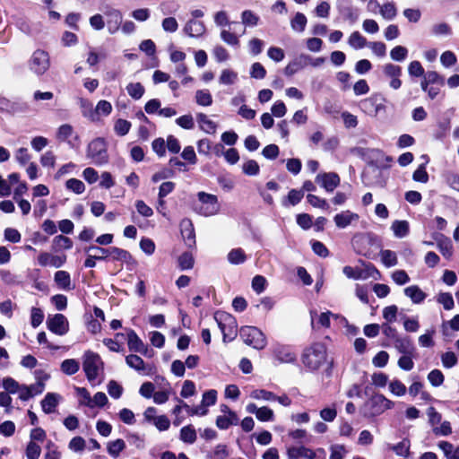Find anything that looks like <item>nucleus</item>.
<instances>
[{"mask_svg": "<svg viewBox=\"0 0 459 459\" xmlns=\"http://www.w3.org/2000/svg\"><path fill=\"white\" fill-rule=\"evenodd\" d=\"M302 363L310 371L318 370L327 364L326 347L322 342H315L304 350Z\"/></svg>", "mask_w": 459, "mask_h": 459, "instance_id": "1", "label": "nucleus"}, {"mask_svg": "<svg viewBox=\"0 0 459 459\" xmlns=\"http://www.w3.org/2000/svg\"><path fill=\"white\" fill-rule=\"evenodd\" d=\"M82 359V368L88 381L92 385L100 384L104 371V363L100 356L91 351H87L84 352Z\"/></svg>", "mask_w": 459, "mask_h": 459, "instance_id": "2", "label": "nucleus"}, {"mask_svg": "<svg viewBox=\"0 0 459 459\" xmlns=\"http://www.w3.org/2000/svg\"><path fill=\"white\" fill-rule=\"evenodd\" d=\"M196 201L193 204L194 211L199 215L209 217L219 213L221 204L215 195L205 192H198Z\"/></svg>", "mask_w": 459, "mask_h": 459, "instance_id": "3", "label": "nucleus"}, {"mask_svg": "<svg viewBox=\"0 0 459 459\" xmlns=\"http://www.w3.org/2000/svg\"><path fill=\"white\" fill-rule=\"evenodd\" d=\"M214 320L221 331L224 342L231 341L237 336L238 324L233 316L224 311H217Z\"/></svg>", "mask_w": 459, "mask_h": 459, "instance_id": "4", "label": "nucleus"}, {"mask_svg": "<svg viewBox=\"0 0 459 459\" xmlns=\"http://www.w3.org/2000/svg\"><path fill=\"white\" fill-rule=\"evenodd\" d=\"M385 98L379 93H374L371 96L362 100L359 102L360 109L369 117H377L386 113Z\"/></svg>", "mask_w": 459, "mask_h": 459, "instance_id": "5", "label": "nucleus"}, {"mask_svg": "<svg viewBox=\"0 0 459 459\" xmlns=\"http://www.w3.org/2000/svg\"><path fill=\"white\" fill-rule=\"evenodd\" d=\"M239 333L244 342L254 349L263 350L266 346L265 335L255 326H243Z\"/></svg>", "mask_w": 459, "mask_h": 459, "instance_id": "6", "label": "nucleus"}, {"mask_svg": "<svg viewBox=\"0 0 459 459\" xmlns=\"http://www.w3.org/2000/svg\"><path fill=\"white\" fill-rule=\"evenodd\" d=\"M87 157L97 166L104 165L108 161L107 145L102 138H96L89 143Z\"/></svg>", "mask_w": 459, "mask_h": 459, "instance_id": "7", "label": "nucleus"}, {"mask_svg": "<svg viewBox=\"0 0 459 459\" xmlns=\"http://www.w3.org/2000/svg\"><path fill=\"white\" fill-rule=\"evenodd\" d=\"M28 65L33 74L37 75L44 74L50 67L49 54L43 49H36L31 54Z\"/></svg>", "mask_w": 459, "mask_h": 459, "instance_id": "8", "label": "nucleus"}, {"mask_svg": "<svg viewBox=\"0 0 459 459\" xmlns=\"http://www.w3.org/2000/svg\"><path fill=\"white\" fill-rule=\"evenodd\" d=\"M331 318L339 321L342 324L347 325L345 317L333 314L330 311L317 313L316 311H310L311 325L314 329L321 327L328 328L331 325Z\"/></svg>", "mask_w": 459, "mask_h": 459, "instance_id": "9", "label": "nucleus"}, {"mask_svg": "<svg viewBox=\"0 0 459 459\" xmlns=\"http://www.w3.org/2000/svg\"><path fill=\"white\" fill-rule=\"evenodd\" d=\"M394 405V402L379 394L373 395L366 404L372 416L380 415L385 411L392 409Z\"/></svg>", "mask_w": 459, "mask_h": 459, "instance_id": "10", "label": "nucleus"}, {"mask_svg": "<svg viewBox=\"0 0 459 459\" xmlns=\"http://www.w3.org/2000/svg\"><path fill=\"white\" fill-rule=\"evenodd\" d=\"M56 138L59 142L66 143L72 148H76L80 143V137L70 124L59 126L56 132Z\"/></svg>", "mask_w": 459, "mask_h": 459, "instance_id": "11", "label": "nucleus"}, {"mask_svg": "<svg viewBox=\"0 0 459 459\" xmlns=\"http://www.w3.org/2000/svg\"><path fill=\"white\" fill-rule=\"evenodd\" d=\"M47 326L50 332L59 336L65 335L69 331L68 320L62 314L48 316L47 319Z\"/></svg>", "mask_w": 459, "mask_h": 459, "instance_id": "12", "label": "nucleus"}, {"mask_svg": "<svg viewBox=\"0 0 459 459\" xmlns=\"http://www.w3.org/2000/svg\"><path fill=\"white\" fill-rule=\"evenodd\" d=\"M317 453L325 455V450L323 448H318L316 451H315L304 446H289L286 449L288 459H316Z\"/></svg>", "mask_w": 459, "mask_h": 459, "instance_id": "13", "label": "nucleus"}, {"mask_svg": "<svg viewBox=\"0 0 459 459\" xmlns=\"http://www.w3.org/2000/svg\"><path fill=\"white\" fill-rule=\"evenodd\" d=\"M104 14L107 18L106 25L108 32L111 35L117 33L123 22L122 13L117 9L108 7L104 12Z\"/></svg>", "mask_w": 459, "mask_h": 459, "instance_id": "14", "label": "nucleus"}, {"mask_svg": "<svg viewBox=\"0 0 459 459\" xmlns=\"http://www.w3.org/2000/svg\"><path fill=\"white\" fill-rule=\"evenodd\" d=\"M384 75L390 79L389 86L394 90H398L402 86L400 76L402 75V67L392 64H385L382 67Z\"/></svg>", "mask_w": 459, "mask_h": 459, "instance_id": "15", "label": "nucleus"}, {"mask_svg": "<svg viewBox=\"0 0 459 459\" xmlns=\"http://www.w3.org/2000/svg\"><path fill=\"white\" fill-rule=\"evenodd\" d=\"M316 182L327 192H333L339 186L340 178L334 172H324L317 174Z\"/></svg>", "mask_w": 459, "mask_h": 459, "instance_id": "16", "label": "nucleus"}, {"mask_svg": "<svg viewBox=\"0 0 459 459\" xmlns=\"http://www.w3.org/2000/svg\"><path fill=\"white\" fill-rule=\"evenodd\" d=\"M66 261V256L64 255H54L47 252H42L38 256V263L40 266H52L59 268L64 265Z\"/></svg>", "mask_w": 459, "mask_h": 459, "instance_id": "17", "label": "nucleus"}, {"mask_svg": "<svg viewBox=\"0 0 459 459\" xmlns=\"http://www.w3.org/2000/svg\"><path fill=\"white\" fill-rule=\"evenodd\" d=\"M275 358L281 363H292L297 359V354L290 346L278 344L273 349Z\"/></svg>", "mask_w": 459, "mask_h": 459, "instance_id": "18", "label": "nucleus"}, {"mask_svg": "<svg viewBox=\"0 0 459 459\" xmlns=\"http://www.w3.org/2000/svg\"><path fill=\"white\" fill-rule=\"evenodd\" d=\"M359 219V216L358 213L346 210L335 214L333 221L337 228L345 229L348 226H351L353 222H357Z\"/></svg>", "mask_w": 459, "mask_h": 459, "instance_id": "19", "label": "nucleus"}, {"mask_svg": "<svg viewBox=\"0 0 459 459\" xmlns=\"http://www.w3.org/2000/svg\"><path fill=\"white\" fill-rule=\"evenodd\" d=\"M127 344L130 351L147 355V346L132 329L127 331Z\"/></svg>", "mask_w": 459, "mask_h": 459, "instance_id": "20", "label": "nucleus"}, {"mask_svg": "<svg viewBox=\"0 0 459 459\" xmlns=\"http://www.w3.org/2000/svg\"><path fill=\"white\" fill-rule=\"evenodd\" d=\"M403 292L413 304H421L427 297V294L418 285L408 286Z\"/></svg>", "mask_w": 459, "mask_h": 459, "instance_id": "21", "label": "nucleus"}, {"mask_svg": "<svg viewBox=\"0 0 459 459\" xmlns=\"http://www.w3.org/2000/svg\"><path fill=\"white\" fill-rule=\"evenodd\" d=\"M184 30L189 37H201L206 29L203 22L193 19L186 22Z\"/></svg>", "mask_w": 459, "mask_h": 459, "instance_id": "22", "label": "nucleus"}, {"mask_svg": "<svg viewBox=\"0 0 459 459\" xmlns=\"http://www.w3.org/2000/svg\"><path fill=\"white\" fill-rule=\"evenodd\" d=\"M61 396L56 393H48L41 401V407L45 413L49 414L55 411L59 403Z\"/></svg>", "mask_w": 459, "mask_h": 459, "instance_id": "23", "label": "nucleus"}, {"mask_svg": "<svg viewBox=\"0 0 459 459\" xmlns=\"http://www.w3.org/2000/svg\"><path fill=\"white\" fill-rule=\"evenodd\" d=\"M181 234L186 240V245L192 246L195 244V235L193 223L188 219H184L180 222Z\"/></svg>", "mask_w": 459, "mask_h": 459, "instance_id": "24", "label": "nucleus"}, {"mask_svg": "<svg viewBox=\"0 0 459 459\" xmlns=\"http://www.w3.org/2000/svg\"><path fill=\"white\" fill-rule=\"evenodd\" d=\"M196 119L201 130L206 134H215L217 130V125L214 121L210 119L207 115L200 113L196 116Z\"/></svg>", "mask_w": 459, "mask_h": 459, "instance_id": "25", "label": "nucleus"}, {"mask_svg": "<svg viewBox=\"0 0 459 459\" xmlns=\"http://www.w3.org/2000/svg\"><path fill=\"white\" fill-rule=\"evenodd\" d=\"M374 10L375 8H378L380 15L383 17V19L387 21L394 20L397 15V8L395 4L392 2H386L383 4L378 5H373Z\"/></svg>", "mask_w": 459, "mask_h": 459, "instance_id": "26", "label": "nucleus"}, {"mask_svg": "<svg viewBox=\"0 0 459 459\" xmlns=\"http://www.w3.org/2000/svg\"><path fill=\"white\" fill-rule=\"evenodd\" d=\"M434 239L437 241L441 254L447 259L451 258L453 255V245L451 240L443 235H437L434 237Z\"/></svg>", "mask_w": 459, "mask_h": 459, "instance_id": "27", "label": "nucleus"}, {"mask_svg": "<svg viewBox=\"0 0 459 459\" xmlns=\"http://www.w3.org/2000/svg\"><path fill=\"white\" fill-rule=\"evenodd\" d=\"M437 447L443 452L446 459H459V446H455L448 441H439Z\"/></svg>", "mask_w": 459, "mask_h": 459, "instance_id": "28", "label": "nucleus"}, {"mask_svg": "<svg viewBox=\"0 0 459 459\" xmlns=\"http://www.w3.org/2000/svg\"><path fill=\"white\" fill-rule=\"evenodd\" d=\"M391 230L396 238H403L408 236L410 232V225L407 221L396 220L392 223Z\"/></svg>", "mask_w": 459, "mask_h": 459, "instance_id": "29", "label": "nucleus"}, {"mask_svg": "<svg viewBox=\"0 0 459 459\" xmlns=\"http://www.w3.org/2000/svg\"><path fill=\"white\" fill-rule=\"evenodd\" d=\"M238 79V73L230 68L222 69L219 76V83L221 85H233Z\"/></svg>", "mask_w": 459, "mask_h": 459, "instance_id": "30", "label": "nucleus"}, {"mask_svg": "<svg viewBox=\"0 0 459 459\" xmlns=\"http://www.w3.org/2000/svg\"><path fill=\"white\" fill-rule=\"evenodd\" d=\"M238 415H219L216 418V427L220 429H228L230 426L238 425Z\"/></svg>", "mask_w": 459, "mask_h": 459, "instance_id": "31", "label": "nucleus"}, {"mask_svg": "<svg viewBox=\"0 0 459 459\" xmlns=\"http://www.w3.org/2000/svg\"><path fill=\"white\" fill-rule=\"evenodd\" d=\"M109 255H111L113 260L121 261L126 264H130L134 261L128 251L117 247L109 248Z\"/></svg>", "mask_w": 459, "mask_h": 459, "instance_id": "32", "label": "nucleus"}, {"mask_svg": "<svg viewBox=\"0 0 459 459\" xmlns=\"http://www.w3.org/2000/svg\"><path fill=\"white\" fill-rule=\"evenodd\" d=\"M388 448L394 451L398 456L407 457L410 455L411 443L408 439H403L397 444H389Z\"/></svg>", "mask_w": 459, "mask_h": 459, "instance_id": "33", "label": "nucleus"}, {"mask_svg": "<svg viewBox=\"0 0 459 459\" xmlns=\"http://www.w3.org/2000/svg\"><path fill=\"white\" fill-rule=\"evenodd\" d=\"M348 44L354 49H361L368 47V42L359 31H354L350 35Z\"/></svg>", "mask_w": 459, "mask_h": 459, "instance_id": "34", "label": "nucleus"}, {"mask_svg": "<svg viewBox=\"0 0 459 459\" xmlns=\"http://www.w3.org/2000/svg\"><path fill=\"white\" fill-rule=\"evenodd\" d=\"M55 281L57 286L62 290H71V277L65 271H57L55 273Z\"/></svg>", "mask_w": 459, "mask_h": 459, "instance_id": "35", "label": "nucleus"}, {"mask_svg": "<svg viewBox=\"0 0 459 459\" xmlns=\"http://www.w3.org/2000/svg\"><path fill=\"white\" fill-rule=\"evenodd\" d=\"M112 105L109 101L101 100H100L93 112L96 113V121L99 120L100 117H108L112 112Z\"/></svg>", "mask_w": 459, "mask_h": 459, "instance_id": "36", "label": "nucleus"}, {"mask_svg": "<svg viewBox=\"0 0 459 459\" xmlns=\"http://www.w3.org/2000/svg\"><path fill=\"white\" fill-rule=\"evenodd\" d=\"M126 91L132 99L137 100L143 96L145 89L140 82H130L126 85Z\"/></svg>", "mask_w": 459, "mask_h": 459, "instance_id": "37", "label": "nucleus"}, {"mask_svg": "<svg viewBox=\"0 0 459 459\" xmlns=\"http://www.w3.org/2000/svg\"><path fill=\"white\" fill-rule=\"evenodd\" d=\"M60 368L63 373L71 376L78 372L80 364L74 359H67L61 363Z\"/></svg>", "mask_w": 459, "mask_h": 459, "instance_id": "38", "label": "nucleus"}, {"mask_svg": "<svg viewBox=\"0 0 459 459\" xmlns=\"http://www.w3.org/2000/svg\"><path fill=\"white\" fill-rule=\"evenodd\" d=\"M307 22V20L305 14L301 13H297L290 21V27L294 31L303 32L306 28Z\"/></svg>", "mask_w": 459, "mask_h": 459, "instance_id": "39", "label": "nucleus"}, {"mask_svg": "<svg viewBox=\"0 0 459 459\" xmlns=\"http://www.w3.org/2000/svg\"><path fill=\"white\" fill-rule=\"evenodd\" d=\"M195 101L203 107H209L212 104V97L208 90H198L195 92Z\"/></svg>", "mask_w": 459, "mask_h": 459, "instance_id": "40", "label": "nucleus"}, {"mask_svg": "<svg viewBox=\"0 0 459 459\" xmlns=\"http://www.w3.org/2000/svg\"><path fill=\"white\" fill-rule=\"evenodd\" d=\"M246 259V254L241 248H234L228 254V261L231 264H241Z\"/></svg>", "mask_w": 459, "mask_h": 459, "instance_id": "41", "label": "nucleus"}, {"mask_svg": "<svg viewBox=\"0 0 459 459\" xmlns=\"http://www.w3.org/2000/svg\"><path fill=\"white\" fill-rule=\"evenodd\" d=\"M241 22L247 27H255L258 24L259 17L251 10H245L241 13Z\"/></svg>", "mask_w": 459, "mask_h": 459, "instance_id": "42", "label": "nucleus"}, {"mask_svg": "<svg viewBox=\"0 0 459 459\" xmlns=\"http://www.w3.org/2000/svg\"><path fill=\"white\" fill-rule=\"evenodd\" d=\"M108 453L113 456L117 457L119 454L126 448V443L123 439L118 438L114 441L108 442Z\"/></svg>", "mask_w": 459, "mask_h": 459, "instance_id": "43", "label": "nucleus"}, {"mask_svg": "<svg viewBox=\"0 0 459 459\" xmlns=\"http://www.w3.org/2000/svg\"><path fill=\"white\" fill-rule=\"evenodd\" d=\"M437 302L441 304L446 310H452L455 307L453 296L448 292H440L436 297Z\"/></svg>", "mask_w": 459, "mask_h": 459, "instance_id": "44", "label": "nucleus"}, {"mask_svg": "<svg viewBox=\"0 0 459 459\" xmlns=\"http://www.w3.org/2000/svg\"><path fill=\"white\" fill-rule=\"evenodd\" d=\"M380 257H381L382 263L386 267L394 266L398 263V259H397V255H396L395 252L388 250V249L382 250L380 252Z\"/></svg>", "mask_w": 459, "mask_h": 459, "instance_id": "45", "label": "nucleus"}, {"mask_svg": "<svg viewBox=\"0 0 459 459\" xmlns=\"http://www.w3.org/2000/svg\"><path fill=\"white\" fill-rule=\"evenodd\" d=\"M180 439L188 444H193L196 440V432L193 426L188 425L181 429Z\"/></svg>", "mask_w": 459, "mask_h": 459, "instance_id": "46", "label": "nucleus"}, {"mask_svg": "<svg viewBox=\"0 0 459 459\" xmlns=\"http://www.w3.org/2000/svg\"><path fill=\"white\" fill-rule=\"evenodd\" d=\"M408 56V49L401 45L395 46L390 51V57L395 62H403Z\"/></svg>", "mask_w": 459, "mask_h": 459, "instance_id": "47", "label": "nucleus"}, {"mask_svg": "<svg viewBox=\"0 0 459 459\" xmlns=\"http://www.w3.org/2000/svg\"><path fill=\"white\" fill-rule=\"evenodd\" d=\"M250 397L255 400L275 401L276 395L264 389H255L251 391Z\"/></svg>", "mask_w": 459, "mask_h": 459, "instance_id": "48", "label": "nucleus"}, {"mask_svg": "<svg viewBox=\"0 0 459 459\" xmlns=\"http://www.w3.org/2000/svg\"><path fill=\"white\" fill-rule=\"evenodd\" d=\"M80 108L84 117L91 121H96V113L93 112L92 105L88 100L80 99Z\"/></svg>", "mask_w": 459, "mask_h": 459, "instance_id": "49", "label": "nucleus"}, {"mask_svg": "<svg viewBox=\"0 0 459 459\" xmlns=\"http://www.w3.org/2000/svg\"><path fill=\"white\" fill-rule=\"evenodd\" d=\"M131 123L126 119L118 118L115 121L114 131L119 136H125L131 128Z\"/></svg>", "mask_w": 459, "mask_h": 459, "instance_id": "50", "label": "nucleus"}, {"mask_svg": "<svg viewBox=\"0 0 459 459\" xmlns=\"http://www.w3.org/2000/svg\"><path fill=\"white\" fill-rule=\"evenodd\" d=\"M126 364L135 369L136 371H143L145 369V364L143 359L137 355H128L126 358Z\"/></svg>", "mask_w": 459, "mask_h": 459, "instance_id": "51", "label": "nucleus"}, {"mask_svg": "<svg viewBox=\"0 0 459 459\" xmlns=\"http://www.w3.org/2000/svg\"><path fill=\"white\" fill-rule=\"evenodd\" d=\"M65 186L68 190L77 195L82 194L85 191L84 183L77 178L68 179L65 182Z\"/></svg>", "mask_w": 459, "mask_h": 459, "instance_id": "52", "label": "nucleus"}, {"mask_svg": "<svg viewBox=\"0 0 459 459\" xmlns=\"http://www.w3.org/2000/svg\"><path fill=\"white\" fill-rule=\"evenodd\" d=\"M368 48H370L371 52L377 57H384L386 54V46L381 41H370L368 44Z\"/></svg>", "mask_w": 459, "mask_h": 459, "instance_id": "53", "label": "nucleus"}, {"mask_svg": "<svg viewBox=\"0 0 459 459\" xmlns=\"http://www.w3.org/2000/svg\"><path fill=\"white\" fill-rule=\"evenodd\" d=\"M220 37L226 44L230 46L239 45L238 37L235 33L231 32L230 30L221 29Z\"/></svg>", "mask_w": 459, "mask_h": 459, "instance_id": "54", "label": "nucleus"}, {"mask_svg": "<svg viewBox=\"0 0 459 459\" xmlns=\"http://www.w3.org/2000/svg\"><path fill=\"white\" fill-rule=\"evenodd\" d=\"M41 454V447L36 442L30 441L26 446L25 455L28 459H38Z\"/></svg>", "mask_w": 459, "mask_h": 459, "instance_id": "55", "label": "nucleus"}, {"mask_svg": "<svg viewBox=\"0 0 459 459\" xmlns=\"http://www.w3.org/2000/svg\"><path fill=\"white\" fill-rule=\"evenodd\" d=\"M3 387L8 394H16L20 390L21 385L13 377H6L3 379Z\"/></svg>", "mask_w": 459, "mask_h": 459, "instance_id": "56", "label": "nucleus"}, {"mask_svg": "<svg viewBox=\"0 0 459 459\" xmlns=\"http://www.w3.org/2000/svg\"><path fill=\"white\" fill-rule=\"evenodd\" d=\"M242 170L247 176H256L260 171V167L255 160H249L243 163Z\"/></svg>", "mask_w": 459, "mask_h": 459, "instance_id": "57", "label": "nucleus"}, {"mask_svg": "<svg viewBox=\"0 0 459 459\" xmlns=\"http://www.w3.org/2000/svg\"><path fill=\"white\" fill-rule=\"evenodd\" d=\"M394 347L401 353H410L412 351V345L408 338H396Z\"/></svg>", "mask_w": 459, "mask_h": 459, "instance_id": "58", "label": "nucleus"}, {"mask_svg": "<svg viewBox=\"0 0 459 459\" xmlns=\"http://www.w3.org/2000/svg\"><path fill=\"white\" fill-rule=\"evenodd\" d=\"M44 320V312L39 307H32L30 310V325L37 328Z\"/></svg>", "mask_w": 459, "mask_h": 459, "instance_id": "59", "label": "nucleus"}, {"mask_svg": "<svg viewBox=\"0 0 459 459\" xmlns=\"http://www.w3.org/2000/svg\"><path fill=\"white\" fill-rule=\"evenodd\" d=\"M176 124L183 129L191 130L195 126V120L192 115L187 114L178 117Z\"/></svg>", "mask_w": 459, "mask_h": 459, "instance_id": "60", "label": "nucleus"}, {"mask_svg": "<svg viewBox=\"0 0 459 459\" xmlns=\"http://www.w3.org/2000/svg\"><path fill=\"white\" fill-rule=\"evenodd\" d=\"M76 395L79 398V403L87 407L91 406V397L88 390L84 387H75Z\"/></svg>", "mask_w": 459, "mask_h": 459, "instance_id": "61", "label": "nucleus"}, {"mask_svg": "<svg viewBox=\"0 0 459 459\" xmlns=\"http://www.w3.org/2000/svg\"><path fill=\"white\" fill-rule=\"evenodd\" d=\"M249 74L252 78L262 80L266 75V70L262 64L255 62L251 65Z\"/></svg>", "mask_w": 459, "mask_h": 459, "instance_id": "62", "label": "nucleus"}, {"mask_svg": "<svg viewBox=\"0 0 459 459\" xmlns=\"http://www.w3.org/2000/svg\"><path fill=\"white\" fill-rule=\"evenodd\" d=\"M61 453L58 451L57 446L52 442L48 441L46 446V453L44 459H60Z\"/></svg>", "mask_w": 459, "mask_h": 459, "instance_id": "63", "label": "nucleus"}, {"mask_svg": "<svg viewBox=\"0 0 459 459\" xmlns=\"http://www.w3.org/2000/svg\"><path fill=\"white\" fill-rule=\"evenodd\" d=\"M331 455L329 459H344L347 451L342 445H333L330 447Z\"/></svg>", "mask_w": 459, "mask_h": 459, "instance_id": "64", "label": "nucleus"}]
</instances>
